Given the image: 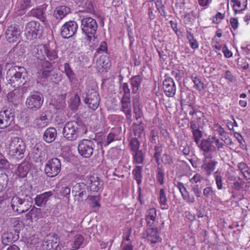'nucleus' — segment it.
I'll return each instance as SVG.
<instances>
[{
  "label": "nucleus",
  "instance_id": "obj_57",
  "mask_svg": "<svg viewBox=\"0 0 250 250\" xmlns=\"http://www.w3.org/2000/svg\"><path fill=\"white\" fill-rule=\"evenodd\" d=\"M9 167V162L3 155L0 154V168L7 169Z\"/></svg>",
  "mask_w": 250,
  "mask_h": 250
},
{
  "label": "nucleus",
  "instance_id": "obj_45",
  "mask_svg": "<svg viewBox=\"0 0 250 250\" xmlns=\"http://www.w3.org/2000/svg\"><path fill=\"white\" fill-rule=\"evenodd\" d=\"M203 195L206 198H213L215 196V192L212 187H208L203 189Z\"/></svg>",
  "mask_w": 250,
  "mask_h": 250
},
{
  "label": "nucleus",
  "instance_id": "obj_32",
  "mask_svg": "<svg viewBox=\"0 0 250 250\" xmlns=\"http://www.w3.org/2000/svg\"><path fill=\"white\" fill-rule=\"evenodd\" d=\"M171 83H172V79L170 78L166 79L163 82L164 93L168 97H170L172 96V86L171 85Z\"/></svg>",
  "mask_w": 250,
  "mask_h": 250
},
{
  "label": "nucleus",
  "instance_id": "obj_53",
  "mask_svg": "<svg viewBox=\"0 0 250 250\" xmlns=\"http://www.w3.org/2000/svg\"><path fill=\"white\" fill-rule=\"evenodd\" d=\"M194 141L196 144H198L200 139L203 136L202 131L200 129L191 130Z\"/></svg>",
  "mask_w": 250,
  "mask_h": 250
},
{
  "label": "nucleus",
  "instance_id": "obj_21",
  "mask_svg": "<svg viewBox=\"0 0 250 250\" xmlns=\"http://www.w3.org/2000/svg\"><path fill=\"white\" fill-rule=\"evenodd\" d=\"M121 110L125 114L126 119L131 120L132 111L130 99L122 98Z\"/></svg>",
  "mask_w": 250,
  "mask_h": 250
},
{
  "label": "nucleus",
  "instance_id": "obj_7",
  "mask_svg": "<svg viewBox=\"0 0 250 250\" xmlns=\"http://www.w3.org/2000/svg\"><path fill=\"white\" fill-rule=\"evenodd\" d=\"M61 161L58 158H53L48 160L44 167V172L49 177L56 176L61 171Z\"/></svg>",
  "mask_w": 250,
  "mask_h": 250
},
{
  "label": "nucleus",
  "instance_id": "obj_19",
  "mask_svg": "<svg viewBox=\"0 0 250 250\" xmlns=\"http://www.w3.org/2000/svg\"><path fill=\"white\" fill-rule=\"evenodd\" d=\"M53 196L52 191H47L37 195L35 198V204L38 207H44L49 198Z\"/></svg>",
  "mask_w": 250,
  "mask_h": 250
},
{
  "label": "nucleus",
  "instance_id": "obj_42",
  "mask_svg": "<svg viewBox=\"0 0 250 250\" xmlns=\"http://www.w3.org/2000/svg\"><path fill=\"white\" fill-rule=\"evenodd\" d=\"M2 243L4 245H7L9 243L15 241V238L12 233H5L2 236Z\"/></svg>",
  "mask_w": 250,
  "mask_h": 250
},
{
  "label": "nucleus",
  "instance_id": "obj_3",
  "mask_svg": "<svg viewBox=\"0 0 250 250\" xmlns=\"http://www.w3.org/2000/svg\"><path fill=\"white\" fill-rule=\"evenodd\" d=\"M81 23L82 32L86 36V41L90 42L93 39H95V34L98 28L97 21L91 17H86L82 18Z\"/></svg>",
  "mask_w": 250,
  "mask_h": 250
},
{
  "label": "nucleus",
  "instance_id": "obj_64",
  "mask_svg": "<svg viewBox=\"0 0 250 250\" xmlns=\"http://www.w3.org/2000/svg\"><path fill=\"white\" fill-rule=\"evenodd\" d=\"M225 78L229 82H233L236 80V79L234 76H233L230 71L227 70L225 76Z\"/></svg>",
  "mask_w": 250,
  "mask_h": 250
},
{
  "label": "nucleus",
  "instance_id": "obj_26",
  "mask_svg": "<svg viewBox=\"0 0 250 250\" xmlns=\"http://www.w3.org/2000/svg\"><path fill=\"white\" fill-rule=\"evenodd\" d=\"M89 188L90 191L97 192L102 187V181L97 176H90Z\"/></svg>",
  "mask_w": 250,
  "mask_h": 250
},
{
  "label": "nucleus",
  "instance_id": "obj_38",
  "mask_svg": "<svg viewBox=\"0 0 250 250\" xmlns=\"http://www.w3.org/2000/svg\"><path fill=\"white\" fill-rule=\"evenodd\" d=\"M45 52V57L46 56L50 61H54L58 58L57 51L47 45Z\"/></svg>",
  "mask_w": 250,
  "mask_h": 250
},
{
  "label": "nucleus",
  "instance_id": "obj_12",
  "mask_svg": "<svg viewBox=\"0 0 250 250\" xmlns=\"http://www.w3.org/2000/svg\"><path fill=\"white\" fill-rule=\"evenodd\" d=\"M78 28L76 22L72 21L66 22L61 28V36L64 39L71 38L76 33Z\"/></svg>",
  "mask_w": 250,
  "mask_h": 250
},
{
  "label": "nucleus",
  "instance_id": "obj_63",
  "mask_svg": "<svg viewBox=\"0 0 250 250\" xmlns=\"http://www.w3.org/2000/svg\"><path fill=\"white\" fill-rule=\"evenodd\" d=\"M176 188L180 191L184 199H185V192H187L186 189L182 183L178 182Z\"/></svg>",
  "mask_w": 250,
  "mask_h": 250
},
{
  "label": "nucleus",
  "instance_id": "obj_31",
  "mask_svg": "<svg viewBox=\"0 0 250 250\" xmlns=\"http://www.w3.org/2000/svg\"><path fill=\"white\" fill-rule=\"evenodd\" d=\"M119 129H114L110 133H109L107 136L106 139H105L103 143L104 144V146H107L109 144H110L111 142H113L115 140H118L120 139V137L118 134L119 132Z\"/></svg>",
  "mask_w": 250,
  "mask_h": 250
},
{
  "label": "nucleus",
  "instance_id": "obj_5",
  "mask_svg": "<svg viewBox=\"0 0 250 250\" xmlns=\"http://www.w3.org/2000/svg\"><path fill=\"white\" fill-rule=\"evenodd\" d=\"M82 125L81 122L71 121L66 123L62 132L63 137L68 141H75L81 132Z\"/></svg>",
  "mask_w": 250,
  "mask_h": 250
},
{
  "label": "nucleus",
  "instance_id": "obj_14",
  "mask_svg": "<svg viewBox=\"0 0 250 250\" xmlns=\"http://www.w3.org/2000/svg\"><path fill=\"white\" fill-rule=\"evenodd\" d=\"M35 65L38 69L42 71V77L47 78L51 72H55L52 63L46 60V59L35 62Z\"/></svg>",
  "mask_w": 250,
  "mask_h": 250
},
{
  "label": "nucleus",
  "instance_id": "obj_15",
  "mask_svg": "<svg viewBox=\"0 0 250 250\" xmlns=\"http://www.w3.org/2000/svg\"><path fill=\"white\" fill-rule=\"evenodd\" d=\"M217 164V161L212 159V155H208L205 157L202 168L205 170L207 175H209L214 170Z\"/></svg>",
  "mask_w": 250,
  "mask_h": 250
},
{
  "label": "nucleus",
  "instance_id": "obj_56",
  "mask_svg": "<svg viewBox=\"0 0 250 250\" xmlns=\"http://www.w3.org/2000/svg\"><path fill=\"white\" fill-rule=\"evenodd\" d=\"M160 200L162 205L166 206V197L164 189H161L160 191ZM162 209H167V207H164L162 208Z\"/></svg>",
  "mask_w": 250,
  "mask_h": 250
},
{
  "label": "nucleus",
  "instance_id": "obj_17",
  "mask_svg": "<svg viewBox=\"0 0 250 250\" xmlns=\"http://www.w3.org/2000/svg\"><path fill=\"white\" fill-rule=\"evenodd\" d=\"M46 45H35L32 49V54L35 57L34 62L45 59Z\"/></svg>",
  "mask_w": 250,
  "mask_h": 250
},
{
  "label": "nucleus",
  "instance_id": "obj_4",
  "mask_svg": "<svg viewBox=\"0 0 250 250\" xmlns=\"http://www.w3.org/2000/svg\"><path fill=\"white\" fill-rule=\"evenodd\" d=\"M26 146L20 137H14L11 139L8 146V154L13 158L21 159L24 156Z\"/></svg>",
  "mask_w": 250,
  "mask_h": 250
},
{
  "label": "nucleus",
  "instance_id": "obj_60",
  "mask_svg": "<svg viewBox=\"0 0 250 250\" xmlns=\"http://www.w3.org/2000/svg\"><path fill=\"white\" fill-rule=\"evenodd\" d=\"M238 167L243 174H245V172H247L249 174L248 167L246 163L243 162L239 163L238 165Z\"/></svg>",
  "mask_w": 250,
  "mask_h": 250
},
{
  "label": "nucleus",
  "instance_id": "obj_58",
  "mask_svg": "<svg viewBox=\"0 0 250 250\" xmlns=\"http://www.w3.org/2000/svg\"><path fill=\"white\" fill-rule=\"evenodd\" d=\"M203 178L200 174L198 173L195 174L193 177L190 180L191 184H201Z\"/></svg>",
  "mask_w": 250,
  "mask_h": 250
},
{
  "label": "nucleus",
  "instance_id": "obj_2",
  "mask_svg": "<svg viewBox=\"0 0 250 250\" xmlns=\"http://www.w3.org/2000/svg\"><path fill=\"white\" fill-rule=\"evenodd\" d=\"M32 198L27 194H23L19 196H14L11 201L12 209L19 213H22L28 211L31 207Z\"/></svg>",
  "mask_w": 250,
  "mask_h": 250
},
{
  "label": "nucleus",
  "instance_id": "obj_33",
  "mask_svg": "<svg viewBox=\"0 0 250 250\" xmlns=\"http://www.w3.org/2000/svg\"><path fill=\"white\" fill-rule=\"evenodd\" d=\"M233 3V7L235 11H242L244 9L247 3V0H231Z\"/></svg>",
  "mask_w": 250,
  "mask_h": 250
},
{
  "label": "nucleus",
  "instance_id": "obj_48",
  "mask_svg": "<svg viewBox=\"0 0 250 250\" xmlns=\"http://www.w3.org/2000/svg\"><path fill=\"white\" fill-rule=\"evenodd\" d=\"M187 39L192 48L195 49L198 48L199 45L198 42L194 39L193 35L191 33H188Z\"/></svg>",
  "mask_w": 250,
  "mask_h": 250
},
{
  "label": "nucleus",
  "instance_id": "obj_47",
  "mask_svg": "<svg viewBox=\"0 0 250 250\" xmlns=\"http://www.w3.org/2000/svg\"><path fill=\"white\" fill-rule=\"evenodd\" d=\"M203 188L201 184L191 185V189L197 197H200L201 194V189Z\"/></svg>",
  "mask_w": 250,
  "mask_h": 250
},
{
  "label": "nucleus",
  "instance_id": "obj_49",
  "mask_svg": "<svg viewBox=\"0 0 250 250\" xmlns=\"http://www.w3.org/2000/svg\"><path fill=\"white\" fill-rule=\"evenodd\" d=\"M130 148L132 151L139 149L140 142L137 138H132L129 142Z\"/></svg>",
  "mask_w": 250,
  "mask_h": 250
},
{
  "label": "nucleus",
  "instance_id": "obj_37",
  "mask_svg": "<svg viewBox=\"0 0 250 250\" xmlns=\"http://www.w3.org/2000/svg\"><path fill=\"white\" fill-rule=\"evenodd\" d=\"M70 106L72 110H77L81 103L80 97L77 93H76L74 96L70 99Z\"/></svg>",
  "mask_w": 250,
  "mask_h": 250
},
{
  "label": "nucleus",
  "instance_id": "obj_34",
  "mask_svg": "<svg viewBox=\"0 0 250 250\" xmlns=\"http://www.w3.org/2000/svg\"><path fill=\"white\" fill-rule=\"evenodd\" d=\"M132 174L138 185H140L142 183V167L136 166L132 170Z\"/></svg>",
  "mask_w": 250,
  "mask_h": 250
},
{
  "label": "nucleus",
  "instance_id": "obj_55",
  "mask_svg": "<svg viewBox=\"0 0 250 250\" xmlns=\"http://www.w3.org/2000/svg\"><path fill=\"white\" fill-rule=\"evenodd\" d=\"M88 188L87 186L83 183H78L73 187V192H75L76 194H77L82 191V189L84 190V188Z\"/></svg>",
  "mask_w": 250,
  "mask_h": 250
},
{
  "label": "nucleus",
  "instance_id": "obj_9",
  "mask_svg": "<svg viewBox=\"0 0 250 250\" xmlns=\"http://www.w3.org/2000/svg\"><path fill=\"white\" fill-rule=\"evenodd\" d=\"M95 147L96 145L92 140L83 139L79 143L78 149L82 156L88 158L93 154Z\"/></svg>",
  "mask_w": 250,
  "mask_h": 250
},
{
  "label": "nucleus",
  "instance_id": "obj_50",
  "mask_svg": "<svg viewBox=\"0 0 250 250\" xmlns=\"http://www.w3.org/2000/svg\"><path fill=\"white\" fill-rule=\"evenodd\" d=\"M83 237L81 234H78L74 237L73 248L78 249L83 241Z\"/></svg>",
  "mask_w": 250,
  "mask_h": 250
},
{
  "label": "nucleus",
  "instance_id": "obj_52",
  "mask_svg": "<svg viewBox=\"0 0 250 250\" xmlns=\"http://www.w3.org/2000/svg\"><path fill=\"white\" fill-rule=\"evenodd\" d=\"M88 192V188L82 189V191H80V193L75 194V196L77 197V200L78 202H82L84 197H87Z\"/></svg>",
  "mask_w": 250,
  "mask_h": 250
},
{
  "label": "nucleus",
  "instance_id": "obj_51",
  "mask_svg": "<svg viewBox=\"0 0 250 250\" xmlns=\"http://www.w3.org/2000/svg\"><path fill=\"white\" fill-rule=\"evenodd\" d=\"M124 94L122 98L130 99V90L127 83H125L122 85Z\"/></svg>",
  "mask_w": 250,
  "mask_h": 250
},
{
  "label": "nucleus",
  "instance_id": "obj_30",
  "mask_svg": "<svg viewBox=\"0 0 250 250\" xmlns=\"http://www.w3.org/2000/svg\"><path fill=\"white\" fill-rule=\"evenodd\" d=\"M47 120L46 114L42 113L40 117L35 120L33 124L37 128H43L47 125Z\"/></svg>",
  "mask_w": 250,
  "mask_h": 250
},
{
  "label": "nucleus",
  "instance_id": "obj_28",
  "mask_svg": "<svg viewBox=\"0 0 250 250\" xmlns=\"http://www.w3.org/2000/svg\"><path fill=\"white\" fill-rule=\"evenodd\" d=\"M143 81L141 75H136L130 79V83L132 86V92L133 94L137 93L139 88Z\"/></svg>",
  "mask_w": 250,
  "mask_h": 250
},
{
  "label": "nucleus",
  "instance_id": "obj_39",
  "mask_svg": "<svg viewBox=\"0 0 250 250\" xmlns=\"http://www.w3.org/2000/svg\"><path fill=\"white\" fill-rule=\"evenodd\" d=\"M64 72L70 82L75 78V73L68 63L64 64Z\"/></svg>",
  "mask_w": 250,
  "mask_h": 250
},
{
  "label": "nucleus",
  "instance_id": "obj_27",
  "mask_svg": "<svg viewBox=\"0 0 250 250\" xmlns=\"http://www.w3.org/2000/svg\"><path fill=\"white\" fill-rule=\"evenodd\" d=\"M44 11V7L41 6L36 9H32L30 11V14L31 15L37 17L42 22L45 23L47 22V20Z\"/></svg>",
  "mask_w": 250,
  "mask_h": 250
},
{
  "label": "nucleus",
  "instance_id": "obj_23",
  "mask_svg": "<svg viewBox=\"0 0 250 250\" xmlns=\"http://www.w3.org/2000/svg\"><path fill=\"white\" fill-rule=\"evenodd\" d=\"M57 134V130L55 128L53 127H48L43 133V139L47 143H52L55 140Z\"/></svg>",
  "mask_w": 250,
  "mask_h": 250
},
{
  "label": "nucleus",
  "instance_id": "obj_40",
  "mask_svg": "<svg viewBox=\"0 0 250 250\" xmlns=\"http://www.w3.org/2000/svg\"><path fill=\"white\" fill-rule=\"evenodd\" d=\"M100 199V197L99 195H88L86 199L89 202V204L92 207L95 208L96 207H100L99 203Z\"/></svg>",
  "mask_w": 250,
  "mask_h": 250
},
{
  "label": "nucleus",
  "instance_id": "obj_54",
  "mask_svg": "<svg viewBox=\"0 0 250 250\" xmlns=\"http://www.w3.org/2000/svg\"><path fill=\"white\" fill-rule=\"evenodd\" d=\"M30 213L31 217L37 218V219L39 218L40 215H42L41 209L40 208H37L34 207L30 211Z\"/></svg>",
  "mask_w": 250,
  "mask_h": 250
},
{
  "label": "nucleus",
  "instance_id": "obj_46",
  "mask_svg": "<svg viewBox=\"0 0 250 250\" xmlns=\"http://www.w3.org/2000/svg\"><path fill=\"white\" fill-rule=\"evenodd\" d=\"M191 79H192V82L194 83V87L199 91H201L204 89V83L197 76L193 77V76H192Z\"/></svg>",
  "mask_w": 250,
  "mask_h": 250
},
{
  "label": "nucleus",
  "instance_id": "obj_1",
  "mask_svg": "<svg viewBox=\"0 0 250 250\" xmlns=\"http://www.w3.org/2000/svg\"><path fill=\"white\" fill-rule=\"evenodd\" d=\"M27 72L22 66L18 65L10 67L6 73V79L8 83L13 87H20L26 85Z\"/></svg>",
  "mask_w": 250,
  "mask_h": 250
},
{
  "label": "nucleus",
  "instance_id": "obj_59",
  "mask_svg": "<svg viewBox=\"0 0 250 250\" xmlns=\"http://www.w3.org/2000/svg\"><path fill=\"white\" fill-rule=\"evenodd\" d=\"M212 140H213V143H215L218 150H221L223 148L224 143L221 142L216 136L212 137Z\"/></svg>",
  "mask_w": 250,
  "mask_h": 250
},
{
  "label": "nucleus",
  "instance_id": "obj_44",
  "mask_svg": "<svg viewBox=\"0 0 250 250\" xmlns=\"http://www.w3.org/2000/svg\"><path fill=\"white\" fill-rule=\"evenodd\" d=\"M154 159L158 166L160 165V160L161 157L162 148L161 146H154Z\"/></svg>",
  "mask_w": 250,
  "mask_h": 250
},
{
  "label": "nucleus",
  "instance_id": "obj_29",
  "mask_svg": "<svg viewBox=\"0 0 250 250\" xmlns=\"http://www.w3.org/2000/svg\"><path fill=\"white\" fill-rule=\"evenodd\" d=\"M213 140L211 138H208L207 139L202 140L200 144V148L205 152L207 153L211 151L214 146L212 145Z\"/></svg>",
  "mask_w": 250,
  "mask_h": 250
},
{
  "label": "nucleus",
  "instance_id": "obj_18",
  "mask_svg": "<svg viewBox=\"0 0 250 250\" xmlns=\"http://www.w3.org/2000/svg\"><path fill=\"white\" fill-rule=\"evenodd\" d=\"M156 210L154 208H150L146 213L145 219L148 227H154L157 226Z\"/></svg>",
  "mask_w": 250,
  "mask_h": 250
},
{
  "label": "nucleus",
  "instance_id": "obj_61",
  "mask_svg": "<svg viewBox=\"0 0 250 250\" xmlns=\"http://www.w3.org/2000/svg\"><path fill=\"white\" fill-rule=\"evenodd\" d=\"M107 47L105 42H102L100 46L97 48V52L98 53H102L103 52H107Z\"/></svg>",
  "mask_w": 250,
  "mask_h": 250
},
{
  "label": "nucleus",
  "instance_id": "obj_6",
  "mask_svg": "<svg viewBox=\"0 0 250 250\" xmlns=\"http://www.w3.org/2000/svg\"><path fill=\"white\" fill-rule=\"evenodd\" d=\"M43 102L42 95L38 91H34L27 98L25 104L30 110L36 111L42 107Z\"/></svg>",
  "mask_w": 250,
  "mask_h": 250
},
{
  "label": "nucleus",
  "instance_id": "obj_35",
  "mask_svg": "<svg viewBox=\"0 0 250 250\" xmlns=\"http://www.w3.org/2000/svg\"><path fill=\"white\" fill-rule=\"evenodd\" d=\"M8 181L7 175L2 171H0V192L7 187Z\"/></svg>",
  "mask_w": 250,
  "mask_h": 250
},
{
  "label": "nucleus",
  "instance_id": "obj_16",
  "mask_svg": "<svg viewBox=\"0 0 250 250\" xmlns=\"http://www.w3.org/2000/svg\"><path fill=\"white\" fill-rule=\"evenodd\" d=\"M45 152L41 145H36L32 148L31 157L36 163H41L44 159Z\"/></svg>",
  "mask_w": 250,
  "mask_h": 250
},
{
  "label": "nucleus",
  "instance_id": "obj_8",
  "mask_svg": "<svg viewBox=\"0 0 250 250\" xmlns=\"http://www.w3.org/2000/svg\"><path fill=\"white\" fill-rule=\"evenodd\" d=\"M42 27L39 22L35 21L29 22L25 27V35L27 39L32 40L40 38L42 34Z\"/></svg>",
  "mask_w": 250,
  "mask_h": 250
},
{
  "label": "nucleus",
  "instance_id": "obj_62",
  "mask_svg": "<svg viewBox=\"0 0 250 250\" xmlns=\"http://www.w3.org/2000/svg\"><path fill=\"white\" fill-rule=\"evenodd\" d=\"M61 194L63 197H67L69 198V195L70 193V188L68 187H62L61 190Z\"/></svg>",
  "mask_w": 250,
  "mask_h": 250
},
{
  "label": "nucleus",
  "instance_id": "obj_20",
  "mask_svg": "<svg viewBox=\"0 0 250 250\" xmlns=\"http://www.w3.org/2000/svg\"><path fill=\"white\" fill-rule=\"evenodd\" d=\"M146 238L151 243H156L159 241V235L157 228L154 227H148L146 230Z\"/></svg>",
  "mask_w": 250,
  "mask_h": 250
},
{
  "label": "nucleus",
  "instance_id": "obj_41",
  "mask_svg": "<svg viewBox=\"0 0 250 250\" xmlns=\"http://www.w3.org/2000/svg\"><path fill=\"white\" fill-rule=\"evenodd\" d=\"M133 152H134L133 154L134 161L138 164L142 163L144 160L145 154L142 150L139 149Z\"/></svg>",
  "mask_w": 250,
  "mask_h": 250
},
{
  "label": "nucleus",
  "instance_id": "obj_36",
  "mask_svg": "<svg viewBox=\"0 0 250 250\" xmlns=\"http://www.w3.org/2000/svg\"><path fill=\"white\" fill-rule=\"evenodd\" d=\"M133 130L134 134L136 136L140 137L144 130V124L141 122L139 124H133Z\"/></svg>",
  "mask_w": 250,
  "mask_h": 250
},
{
  "label": "nucleus",
  "instance_id": "obj_13",
  "mask_svg": "<svg viewBox=\"0 0 250 250\" xmlns=\"http://www.w3.org/2000/svg\"><path fill=\"white\" fill-rule=\"evenodd\" d=\"M21 30L20 26L16 24L9 25L5 31V37L9 42H16L21 35Z\"/></svg>",
  "mask_w": 250,
  "mask_h": 250
},
{
  "label": "nucleus",
  "instance_id": "obj_22",
  "mask_svg": "<svg viewBox=\"0 0 250 250\" xmlns=\"http://www.w3.org/2000/svg\"><path fill=\"white\" fill-rule=\"evenodd\" d=\"M31 168V165L28 161H24L19 165L16 174L21 178H24L26 176L29 170Z\"/></svg>",
  "mask_w": 250,
  "mask_h": 250
},
{
  "label": "nucleus",
  "instance_id": "obj_25",
  "mask_svg": "<svg viewBox=\"0 0 250 250\" xmlns=\"http://www.w3.org/2000/svg\"><path fill=\"white\" fill-rule=\"evenodd\" d=\"M44 246H46L47 250L55 249L59 245V239L56 235L48 236L44 242Z\"/></svg>",
  "mask_w": 250,
  "mask_h": 250
},
{
  "label": "nucleus",
  "instance_id": "obj_43",
  "mask_svg": "<svg viewBox=\"0 0 250 250\" xmlns=\"http://www.w3.org/2000/svg\"><path fill=\"white\" fill-rule=\"evenodd\" d=\"M213 176L218 189L220 190L223 189V177L221 175V173L217 171L214 173Z\"/></svg>",
  "mask_w": 250,
  "mask_h": 250
},
{
  "label": "nucleus",
  "instance_id": "obj_24",
  "mask_svg": "<svg viewBox=\"0 0 250 250\" xmlns=\"http://www.w3.org/2000/svg\"><path fill=\"white\" fill-rule=\"evenodd\" d=\"M70 12V9L69 7L65 5L59 6L54 10V16L57 19L62 20Z\"/></svg>",
  "mask_w": 250,
  "mask_h": 250
},
{
  "label": "nucleus",
  "instance_id": "obj_11",
  "mask_svg": "<svg viewBox=\"0 0 250 250\" xmlns=\"http://www.w3.org/2000/svg\"><path fill=\"white\" fill-rule=\"evenodd\" d=\"M84 98V102L88 107L93 110H96L99 105L100 98L98 92L93 89L88 91Z\"/></svg>",
  "mask_w": 250,
  "mask_h": 250
},
{
  "label": "nucleus",
  "instance_id": "obj_10",
  "mask_svg": "<svg viewBox=\"0 0 250 250\" xmlns=\"http://www.w3.org/2000/svg\"><path fill=\"white\" fill-rule=\"evenodd\" d=\"M15 115L11 108L4 109L0 112V128H6L14 122Z\"/></svg>",
  "mask_w": 250,
  "mask_h": 250
}]
</instances>
